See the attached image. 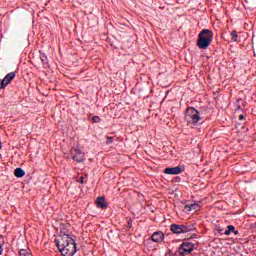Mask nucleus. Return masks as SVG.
Here are the masks:
<instances>
[{"label": "nucleus", "instance_id": "nucleus-1", "mask_svg": "<svg viewBox=\"0 0 256 256\" xmlns=\"http://www.w3.org/2000/svg\"><path fill=\"white\" fill-rule=\"evenodd\" d=\"M56 245L63 256H73L77 253V244L68 234H63L56 239Z\"/></svg>", "mask_w": 256, "mask_h": 256}, {"label": "nucleus", "instance_id": "nucleus-2", "mask_svg": "<svg viewBox=\"0 0 256 256\" xmlns=\"http://www.w3.org/2000/svg\"><path fill=\"white\" fill-rule=\"evenodd\" d=\"M203 118L199 113V110L195 109V107H188L184 114V121L187 125H197Z\"/></svg>", "mask_w": 256, "mask_h": 256}, {"label": "nucleus", "instance_id": "nucleus-3", "mask_svg": "<svg viewBox=\"0 0 256 256\" xmlns=\"http://www.w3.org/2000/svg\"><path fill=\"white\" fill-rule=\"evenodd\" d=\"M211 41H213V31L203 29L198 35L197 46L199 49H207L211 45Z\"/></svg>", "mask_w": 256, "mask_h": 256}, {"label": "nucleus", "instance_id": "nucleus-4", "mask_svg": "<svg viewBox=\"0 0 256 256\" xmlns=\"http://www.w3.org/2000/svg\"><path fill=\"white\" fill-rule=\"evenodd\" d=\"M192 230H193V226H189V225L172 224L170 226V231H172V233H175L176 235H181V233H189Z\"/></svg>", "mask_w": 256, "mask_h": 256}, {"label": "nucleus", "instance_id": "nucleus-5", "mask_svg": "<svg viewBox=\"0 0 256 256\" xmlns=\"http://www.w3.org/2000/svg\"><path fill=\"white\" fill-rule=\"evenodd\" d=\"M195 249V245L191 242H183L178 248V253L181 256L191 255Z\"/></svg>", "mask_w": 256, "mask_h": 256}, {"label": "nucleus", "instance_id": "nucleus-6", "mask_svg": "<svg viewBox=\"0 0 256 256\" xmlns=\"http://www.w3.org/2000/svg\"><path fill=\"white\" fill-rule=\"evenodd\" d=\"M71 156L73 161H76L77 163H83V161H85V152H83L80 146H76L72 149Z\"/></svg>", "mask_w": 256, "mask_h": 256}, {"label": "nucleus", "instance_id": "nucleus-7", "mask_svg": "<svg viewBox=\"0 0 256 256\" xmlns=\"http://www.w3.org/2000/svg\"><path fill=\"white\" fill-rule=\"evenodd\" d=\"M201 209V202H194L192 204H187L184 207V213H191V211H199Z\"/></svg>", "mask_w": 256, "mask_h": 256}, {"label": "nucleus", "instance_id": "nucleus-8", "mask_svg": "<svg viewBox=\"0 0 256 256\" xmlns=\"http://www.w3.org/2000/svg\"><path fill=\"white\" fill-rule=\"evenodd\" d=\"M165 239V234L161 231H156L152 234V241L154 243H163V240Z\"/></svg>", "mask_w": 256, "mask_h": 256}, {"label": "nucleus", "instance_id": "nucleus-9", "mask_svg": "<svg viewBox=\"0 0 256 256\" xmlns=\"http://www.w3.org/2000/svg\"><path fill=\"white\" fill-rule=\"evenodd\" d=\"M181 167H179V166H176V167H168V168H166V169H164V173L166 174V175H179V174H181Z\"/></svg>", "mask_w": 256, "mask_h": 256}, {"label": "nucleus", "instance_id": "nucleus-10", "mask_svg": "<svg viewBox=\"0 0 256 256\" xmlns=\"http://www.w3.org/2000/svg\"><path fill=\"white\" fill-rule=\"evenodd\" d=\"M16 75H17V73H15V72L8 73L2 80V81H4V85H6V87H7V85H9V83H11V81H13L15 79Z\"/></svg>", "mask_w": 256, "mask_h": 256}, {"label": "nucleus", "instance_id": "nucleus-11", "mask_svg": "<svg viewBox=\"0 0 256 256\" xmlns=\"http://www.w3.org/2000/svg\"><path fill=\"white\" fill-rule=\"evenodd\" d=\"M96 206L100 209H107V202H105L104 197H98L96 200Z\"/></svg>", "mask_w": 256, "mask_h": 256}, {"label": "nucleus", "instance_id": "nucleus-12", "mask_svg": "<svg viewBox=\"0 0 256 256\" xmlns=\"http://www.w3.org/2000/svg\"><path fill=\"white\" fill-rule=\"evenodd\" d=\"M231 233H234V235H239V231L235 230V226L229 225L227 227V230L224 232V235H231Z\"/></svg>", "mask_w": 256, "mask_h": 256}, {"label": "nucleus", "instance_id": "nucleus-13", "mask_svg": "<svg viewBox=\"0 0 256 256\" xmlns=\"http://www.w3.org/2000/svg\"><path fill=\"white\" fill-rule=\"evenodd\" d=\"M14 175L15 177H18V178L25 177V171L21 168H16L14 170Z\"/></svg>", "mask_w": 256, "mask_h": 256}, {"label": "nucleus", "instance_id": "nucleus-14", "mask_svg": "<svg viewBox=\"0 0 256 256\" xmlns=\"http://www.w3.org/2000/svg\"><path fill=\"white\" fill-rule=\"evenodd\" d=\"M19 255L20 256H31V253L28 250H26V249H21L19 251Z\"/></svg>", "mask_w": 256, "mask_h": 256}, {"label": "nucleus", "instance_id": "nucleus-15", "mask_svg": "<svg viewBox=\"0 0 256 256\" xmlns=\"http://www.w3.org/2000/svg\"><path fill=\"white\" fill-rule=\"evenodd\" d=\"M232 41L237 42V39H239V35H237L236 31L231 32Z\"/></svg>", "mask_w": 256, "mask_h": 256}, {"label": "nucleus", "instance_id": "nucleus-16", "mask_svg": "<svg viewBox=\"0 0 256 256\" xmlns=\"http://www.w3.org/2000/svg\"><path fill=\"white\" fill-rule=\"evenodd\" d=\"M40 59L44 65H47V57L45 54H41Z\"/></svg>", "mask_w": 256, "mask_h": 256}, {"label": "nucleus", "instance_id": "nucleus-17", "mask_svg": "<svg viewBox=\"0 0 256 256\" xmlns=\"http://www.w3.org/2000/svg\"><path fill=\"white\" fill-rule=\"evenodd\" d=\"M92 121H94V123H99L101 121V118H99V116H94L92 118Z\"/></svg>", "mask_w": 256, "mask_h": 256}, {"label": "nucleus", "instance_id": "nucleus-18", "mask_svg": "<svg viewBox=\"0 0 256 256\" xmlns=\"http://www.w3.org/2000/svg\"><path fill=\"white\" fill-rule=\"evenodd\" d=\"M3 239L2 236H0V255L3 253V242L1 241Z\"/></svg>", "mask_w": 256, "mask_h": 256}, {"label": "nucleus", "instance_id": "nucleus-19", "mask_svg": "<svg viewBox=\"0 0 256 256\" xmlns=\"http://www.w3.org/2000/svg\"><path fill=\"white\" fill-rule=\"evenodd\" d=\"M5 87H7V86L5 85V82L0 79V91H1V89H5Z\"/></svg>", "mask_w": 256, "mask_h": 256}, {"label": "nucleus", "instance_id": "nucleus-20", "mask_svg": "<svg viewBox=\"0 0 256 256\" xmlns=\"http://www.w3.org/2000/svg\"><path fill=\"white\" fill-rule=\"evenodd\" d=\"M106 143H107V145L113 143V137H107Z\"/></svg>", "mask_w": 256, "mask_h": 256}, {"label": "nucleus", "instance_id": "nucleus-21", "mask_svg": "<svg viewBox=\"0 0 256 256\" xmlns=\"http://www.w3.org/2000/svg\"><path fill=\"white\" fill-rule=\"evenodd\" d=\"M243 119H245V116H244L243 114H241V115L239 116V120H240V121H243Z\"/></svg>", "mask_w": 256, "mask_h": 256}, {"label": "nucleus", "instance_id": "nucleus-22", "mask_svg": "<svg viewBox=\"0 0 256 256\" xmlns=\"http://www.w3.org/2000/svg\"><path fill=\"white\" fill-rule=\"evenodd\" d=\"M0 149H3V144L1 143V140H0Z\"/></svg>", "mask_w": 256, "mask_h": 256}, {"label": "nucleus", "instance_id": "nucleus-23", "mask_svg": "<svg viewBox=\"0 0 256 256\" xmlns=\"http://www.w3.org/2000/svg\"><path fill=\"white\" fill-rule=\"evenodd\" d=\"M80 183H83V177L80 178Z\"/></svg>", "mask_w": 256, "mask_h": 256}]
</instances>
